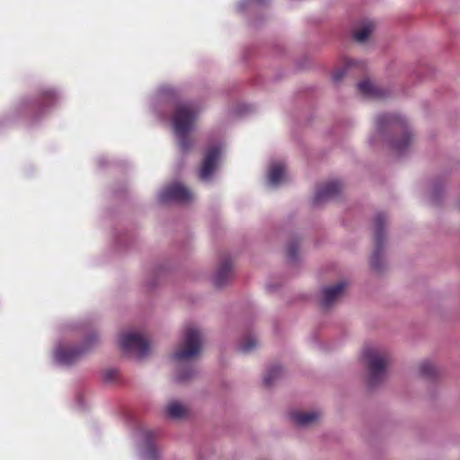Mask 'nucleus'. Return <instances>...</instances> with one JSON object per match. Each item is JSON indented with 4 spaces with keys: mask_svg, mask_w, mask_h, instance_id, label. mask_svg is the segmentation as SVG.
I'll return each mask as SVG.
<instances>
[{
    "mask_svg": "<svg viewBox=\"0 0 460 460\" xmlns=\"http://www.w3.org/2000/svg\"><path fill=\"white\" fill-rule=\"evenodd\" d=\"M233 278V268L231 261L224 257L220 260L213 276V283L217 288L226 286Z\"/></svg>",
    "mask_w": 460,
    "mask_h": 460,
    "instance_id": "nucleus-13",
    "label": "nucleus"
},
{
    "mask_svg": "<svg viewBox=\"0 0 460 460\" xmlns=\"http://www.w3.org/2000/svg\"><path fill=\"white\" fill-rule=\"evenodd\" d=\"M94 335L91 336L85 345L81 349H71L58 345L55 350V360L61 366H70L76 362L90 349L93 341H95Z\"/></svg>",
    "mask_w": 460,
    "mask_h": 460,
    "instance_id": "nucleus-9",
    "label": "nucleus"
},
{
    "mask_svg": "<svg viewBox=\"0 0 460 460\" xmlns=\"http://www.w3.org/2000/svg\"><path fill=\"white\" fill-rule=\"evenodd\" d=\"M170 119L172 131L178 140L180 148L185 152L192 145L190 136L195 128L199 109L192 102H181L172 110Z\"/></svg>",
    "mask_w": 460,
    "mask_h": 460,
    "instance_id": "nucleus-2",
    "label": "nucleus"
},
{
    "mask_svg": "<svg viewBox=\"0 0 460 460\" xmlns=\"http://www.w3.org/2000/svg\"><path fill=\"white\" fill-rule=\"evenodd\" d=\"M258 347V341L255 336H248L237 345V350L242 354H249Z\"/></svg>",
    "mask_w": 460,
    "mask_h": 460,
    "instance_id": "nucleus-21",
    "label": "nucleus"
},
{
    "mask_svg": "<svg viewBox=\"0 0 460 460\" xmlns=\"http://www.w3.org/2000/svg\"><path fill=\"white\" fill-rule=\"evenodd\" d=\"M166 416L172 420H184L192 416L193 411L189 404L181 403L177 400H172L167 403L164 408Z\"/></svg>",
    "mask_w": 460,
    "mask_h": 460,
    "instance_id": "nucleus-14",
    "label": "nucleus"
},
{
    "mask_svg": "<svg viewBox=\"0 0 460 460\" xmlns=\"http://www.w3.org/2000/svg\"><path fill=\"white\" fill-rule=\"evenodd\" d=\"M347 287L348 282L344 280L323 287L319 296L321 307L327 310L337 304L344 296Z\"/></svg>",
    "mask_w": 460,
    "mask_h": 460,
    "instance_id": "nucleus-8",
    "label": "nucleus"
},
{
    "mask_svg": "<svg viewBox=\"0 0 460 460\" xmlns=\"http://www.w3.org/2000/svg\"><path fill=\"white\" fill-rule=\"evenodd\" d=\"M192 199L191 191L181 183H172L164 187L157 196L162 204L170 202H188Z\"/></svg>",
    "mask_w": 460,
    "mask_h": 460,
    "instance_id": "nucleus-10",
    "label": "nucleus"
},
{
    "mask_svg": "<svg viewBox=\"0 0 460 460\" xmlns=\"http://www.w3.org/2000/svg\"><path fill=\"white\" fill-rule=\"evenodd\" d=\"M283 376V369L279 366H273L269 368L263 376V383L266 386H271Z\"/></svg>",
    "mask_w": 460,
    "mask_h": 460,
    "instance_id": "nucleus-20",
    "label": "nucleus"
},
{
    "mask_svg": "<svg viewBox=\"0 0 460 460\" xmlns=\"http://www.w3.org/2000/svg\"><path fill=\"white\" fill-rule=\"evenodd\" d=\"M200 334L195 328L186 329L181 345L172 355L177 363H184L197 356L199 352Z\"/></svg>",
    "mask_w": 460,
    "mask_h": 460,
    "instance_id": "nucleus-4",
    "label": "nucleus"
},
{
    "mask_svg": "<svg viewBox=\"0 0 460 460\" xmlns=\"http://www.w3.org/2000/svg\"><path fill=\"white\" fill-rule=\"evenodd\" d=\"M288 418L291 424L296 428L308 429L319 424L322 420V412L318 410H296L289 412Z\"/></svg>",
    "mask_w": 460,
    "mask_h": 460,
    "instance_id": "nucleus-11",
    "label": "nucleus"
},
{
    "mask_svg": "<svg viewBox=\"0 0 460 460\" xmlns=\"http://www.w3.org/2000/svg\"><path fill=\"white\" fill-rule=\"evenodd\" d=\"M376 137H383L386 130L399 134L387 139L390 148L401 155L406 152L413 144L414 136L408 126L407 119L396 113L380 114L376 119Z\"/></svg>",
    "mask_w": 460,
    "mask_h": 460,
    "instance_id": "nucleus-1",
    "label": "nucleus"
},
{
    "mask_svg": "<svg viewBox=\"0 0 460 460\" xmlns=\"http://www.w3.org/2000/svg\"><path fill=\"white\" fill-rule=\"evenodd\" d=\"M119 372L116 369H107L103 373V379L105 382H112L118 377Z\"/></svg>",
    "mask_w": 460,
    "mask_h": 460,
    "instance_id": "nucleus-24",
    "label": "nucleus"
},
{
    "mask_svg": "<svg viewBox=\"0 0 460 460\" xmlns=\"http://www.w3.org/2000/svg\"><path fill=\"white\" fill-rule=\"evenodd\" d=\"M224 151L221 142L210 145L203 154V182L210 181L220 165Z\"/></svg>",
    "mask_w": 460,
    "mask_h": 460,
    "instance_id": "nucleus-7",
    "label": "nucleus"
},
{
    "mask_svg": "<svg viewBox=\"0 0 460 460\" xmlns=\"http://www.w3.org/2000/svg\"><path fill=\"white\" fill-rule=\"evenodd\" d=\"M342 186L339 181H331L319 188L314 197V203L319 205L324 200L335 198L341 191Z\"/></svg>",
    "mask_w": 460,
    "mask_h": 460,
    "instance_id": "nucleus-15",
    "label": "nucleus"
},
{
    "mask_svg": "<svg viewBox=\"0 0 460 460\" xmlns=\"http://www.w3.org/2000/svg\"><path fill=\"white\" fill-rule=\"evenodd\" d=\"M154 112L161 121H167V116L164 115L158 108H155Z\"/></svg>",
    "mask_w": 460,
    "mask_h": 460,
    "instance_id": "nucleus-27",
    "label": "nucleus"
},
{
    "mask_svg": "<svg viewBox=\"0 0 460 460\" xmlns=\"http://www.w3.org/2000/svg\"><path fill=\"white\" fill-rule=\"evenodd\" d=\"M286 178L285 165L282 163H274L269 169V184L275 188L279 185Z\"/></svg>",
    "mask_w": 460,
    "mask_h": 460,
    "instance_id": "nucleus-18",
    "label": "nucleus"
},
{
    "mask_svg": "<svg viewBox=\"0 0 460 460\" xmlns=\"http://www.w3.org/2000/svg\"><path fill=\"white\" fill-rule=\"evenodd\" d=\"M362 358L367 371V385L370 388L376 387L385 378L391 362L390 353L378 346H367L362 351Z\"/></svg>",
    "mask_w": 460,
    "mask_h": 460,
    "instance_id": "nucleus-3",
    "label": "nucleus"
},
{
    "mask_svg": "<svg viewBox=\"0 0 460 460\" xmlns=\"http://www.w3.org/2000/svg\"><path fill=\"white\" fill-rule=\"evenodd\" d=\"M53 98H54V93L53 92L48 91V92L44 93V99L45 100L53 99Z\"/></svg>",
    "mask_w": 460,
    "mask_h": 460,
    "instance_id": "nucleus-28",
    "label": "nucleus"
},
{
    "mask_svg": "<svg viewBox=\"0 0 460 460\" xmlns=\"http://www.w3.org/2000/svg\"><path fill=\"white\" fill-rule=\"evenodd\" d=\"M385 217L383 214H377L374 220V243L375 248L371 256V267L376 271H381L384 268V241H385Z\"/></svg>",
    "mask_w": 460,
    "mask_h": 460,
    "instance_id": "nucleus-6",
    "label": "nucleus"
},
{
    "mask_svg": "<svg viewBox=\"0 0 460 460\" xmlns=\"http://www.w3.org/2000/svg\"><path fill=\"white\" fill-rule=\"evenodd\" d=\"M376 23L370 20L362 21L354 30L353 38L359 43L365 42L374 31Z\"/></svg>",
    "mask_w": 460,
    "mask_h": 460,
    "instance_id": "nucleus-17",
    "label": "nucleus"
},
{
    "mask_svg": "<svg viewBox=\"0 0 460 460\" xmlns=\"http://www.w3.org/2000/svg\"><path fill=\"white\" fill-rule=\"evenodd\" d=\"M154 434L149 430H145L140 434V442L142 444V460H157L159 454L155 446L152 443Z\"/></svg>",
    "mask_w": 460,
    "mask_h": 460,
    "instance_id": "nucleus-16",
    "label": "nucleus"
},
{
    "mask_svg": "<svg viewBox=\"0 0 460 460\" xmlns=\"http://www.w3.org/2000/svg\"><path fill=\"white\" fill-rule=\"evenodd\" d=\"M442 187L439 185H436L433 187L431 192H430V202L433 204H438L439 201V199L442 195Z\"/></svg>",
    "mask_w": 460,
    "mask_h": 460,
    "instance_id": "nucleus-22",
    "label": "nucleus"
},
{
    "mask_svg": "<svg viewBox=\"0 0 460 460\" xmlns=\"http://www.w3.org/2000/svg\"><path fill=\"white\" fill-rule=\"evenodd\" d=\"M419 375L424 378H433L439 373L438 367L430 361H422L418 367Z\"/></svg>",
    "mask_w": 460,
    "mask_h": 460,
    "instance_id": "nucleus-19",
    "label": "nucleus"
},
{
    "mask_svg": "<svg viewBox=\"0 0 460 460\" xmlns=\"http://www.w3.org/2000/svg\"><path fill=\"white\" fill-rule=\"evenodd\" d=\"M347 74V66H341L337 68L332 75V81L335 83H339L342 80V78Z\"/></svg>",
    "mask_w": 460,
    "mask_h": 460,
    "instance_id": "nucleus-23",
    "label": "nucleus"
},
{
    "mask_svg": "<svg viewBox=\"0 0 460 460\" xmlns=\"http://www.w3.org/2000/svg\"><path fill=\"white\" fill-rule=\"evenodd\" d=\"M119 346L124 354L137 359H142L150 351V347L146 338L135 332L122 334L119 338Z\"/></svg>",
    "mask_w": 460,
    "mask_h": 460,
    "instance_id": "nucleus-5",
    "label": "nucleus"
},
{
    "mask_svg": "<svg viewBox=\"0 0 460 460\" xmlns=\"http://www.w3.org/2000/svg\"><path fill=\"white\" fill-rule=\"evenodd\" d=\"M358 90L363 96L374 100H385L392 95L390 88L376 85L368 80L358 83Z\"/></svg>",
    "mask_w": 460,
    "mask_h": 460,
    "instance_id": "nucleus-12",
    "label": "nucleus"
},
{
    "mask_svg": "<svg viewBox=\"0 0 460 460\" xmlns=\"http://www.w3.org/2000/svg\"><path fill=\"white\" fill-rule=\"evenodd\" d=\"M252 2H261V0H251Z\"/></svg>",
    "mask_w": 460,
    "mask_h": 460,
    "instance_id": "nucleus-29",
    "label": "nucleus"
},
{
    "mask_svg": "<svg viewBox=\"0 0 460 460\" xmlns=\"http://www.w3.org/2000/svg\"><path fill=\"white\" fill-rule=\"evenodd\" d=\"M191 376H192L191 370L179 371L175 376V379L179 382H184V381L188 380Z\"/></svg>",
    "mask_w": 460,
    "mask_h": 460,
    "instance_id": "nucleus-26",
    "label": "nucleus"
},
{
    "mask_svg": "<svg viewBox=\"0 0 460 460\" xmlns=\"http://www.w3.org/2000/svg\"><path fill=\"white\" fill-rule=\"evenodd\" d=\"M288 256L291 261H296L297 258L296 243H290L288 248Z\"/></svg>",
    "mask_w": 460,
    "mask_h": 460,
    "instance_id": "nucleus-25",
    "label": "nucleus"
}]
</instances>
